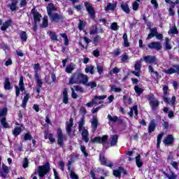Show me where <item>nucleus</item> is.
Here are the masks:
<instances>
[{"label": "nucleus", "instance_id": "obj_51", "mask_svg": "<svg viewBox=\"0 0 179 179\" xmlns=\"http://www.w3.org/2000/svg\"><path fill=\"white\" fill-rule=\"evenodd\" d=\"M110 29L112 30H113L114 31H117V30H118V29H119V27H118V24H117V22L112 23L110 25Z\"/></svg>", "mask_w": 179, "mask_h": 179}, {"label": "nucleus", "instance_id": "obj_8", "mask_svg": "<svg viewBox=\"0 0 179 179\" xmlns=\"http://www.w3.org/2000/svg\"><path fill=\"white\" fill-rule=\"evenodd\" d=\"M148 48L150 50H157V51H159L162 48H163V46H162V43L158 41L152 42L148 45Z\"/></svg>", "mask_w": 179, "mask_h": 179}, {"label": "nucleus", "instance_id": "obj_64", "mask_svg": "<svg viewBox=\"0 0 179 179\" xmlns=\"http://www.w3.org/2000/svg\"><path fill=\"white\" fill-rule=\"evenodd\" d=\"M49 36L52 38V40H54V41L57 40V35L55 34V33L50 32Z\"/></svg>", "mask_w": 179, "mask_h": 179}, {"label": "nucleus", "instance_id": "obj_23", "mask_svg": "<svg viewBox=\"0 0 179 179\" xmlns=\"http://www.w3.org/2000/svg\"><path fill=\"white\" fill-rule=\"evenodd\" d=\"M24 129V127L23 125H21L20 127H15L14 130H13V134L14 136H17L18 135L20 134V132Z\"/></svg>", "mask_w": 179, "mask_h": 179}, {"label": "nucleus", "instance_id": "obj_47", "mask_svg": "<svg viewBox=\"0 0 179 179\" xmlns=\"http://www.w3.org/2000/svg\"><path fill=\"white\" fill-rule=\"evenodd\" d=\"M48 26V17L45 16L43 19L42 27H47Z\"/></svg>", "mask_w": 179, "mask_h": 179}, {"label": "nucleus", "instance_id": "obj_60", "mask_svg": "<svg viewBox=\"0 0 179 179\" xmlns=\"http://www.w3.org/2000/svg\"><path fill=\"white\" fill-rule=\"evenodd\" d=\"M139 8V3L137 1H134L132 4L133 10H138Z\"/></svg>", "mask_w": 179, "mask_h": 179}, {"label": "nucleus", "instance_id": "obj_28", "mask_svg": "<svg viewBox=\"0 0 179 179\" xmlns=\"http://www.w3.org/2000/svg\"><path fill=\"white\" fill-rule=\"evenodd\" d=\"M122 171H124V169L122 167H119L118 169L113 171V176L120 178L121 177V173H122Z\"/></svg>", "mask_w": 179, "mask_h": 179}, {"label": "nucleus", "instance_id": "obj_17", "mask_svg": "<svg viewBox=\"0 0 179 179\" xmlns=\"http://www.w3.org/2000/svg\"><path fill=\"white\" fill-rule=\"evenodd\" d=\"M80 132H81L83 141H85V142L87 143V142H89V131H87V129H84L83 130H80Z\"/></svg>", "mask_w": 179, "mask_h": 179}, {"label": "nucleus", "instance_id": "obj_9", "mask_svg": "<svg viewBox=\"0 0 179 179\" xmlns=\"http://www.w3.org/2000/svg\"><path fill=\"white\" fill-rule=\"evenodd\" d=\"M99 160L102 166H106L107 167H111L113 166V163L107 160V158L103 154H100Z\"/></svg>", "mask_w": 179, "mask_h": 179}, {"label": "nucleus", "instance_id": "obj_16", "mask_svg": "<svg viewBox=\"0 0 179 179\" xmlns=\"http://www.w3.org/2000/svg\"><path fill=\"white\" fill-rule=\"evenodd\" d=\"M49 17L51 22H59V20H62V16L58 14V13L51 14L50 15H49Z\"/></svg>", "mask_w": 179, "mask_h": 179}, {"label": "nucleus", "instance_id": "obj_13", "mask_svg": "<svg viewBox=\"0 0 179 179\" xmlns=\"http://www.w3.org/2000/svg\"><path fill=\"white\" fill-rule=\"evenodd\" d=\"M75 83H80V74H74L71 77L69 85H75Z\"/></svg>", "mask_w": 179, "mask_h": 179}, {"label": "nucleus", "instance_id": "obj_11", "mask_svg": "<svg viewBox=\"0 0 179 179\" xmlns=\"http://www.w3.org/2000/svg\"><path fill=\"white\" fill-rule=\"evenodd\" d=\"M84 5L91 17V19H94V8H93V7H92V5H90V3H89L87 1H85L84 3Z\"/></svg>", "mask_w": 179, "mask_h": 179}, {"label": "nucleus", "instance_id": "obj_2", "mask_svg": "<svg viewBox=\"0 0 179 179\" xmlns=\"http://www.w3.org/2000/svg\"><path fill=\"white\" fill-rule=\"evenodd\" d=\"M106 98H107V95L94 96L92 101L90 102L87 103L86 106L87 107L91 108L94 105L97 106V104H101L103 101H99V100H104V99H106Z\"/></svg>", "mask_w": 179, "mask_h": 179}, {"label": "nucleus", "instance_id": "obj_49", "mask_svg": "<svg viewBox=\"0 0 179 179\" xmlns=\"http://www.w3.org/2000/svg\"><path fill=\"white\" fill-rule=\"evenodd\" d=\"M6 114H8V109L6 108L0 110V117H5Z\"/></svg>", "mask_w": 179, "mask_h": 179}, {"label": "nucleus", "instance_id": "obj_18", "mask_svg": "<svg viewBox=\"0 0 179 179\" xmlns=\"http://www.w3.org/2000/svg\"><path fill=\"white\" fill-rule=\"evenodd\" d=\"M117 8V1H115L113 3H108L106 6L105 7L106 12H108V10H114Z\"/></svg>", "mask_w": 179, "mask_h": 179}, {"label": "nucleus", "instance_id": "obj_27", "mask_svg": "<svg viewBox=\"0 0 179 179\" xmlns=\"http://www.w3.org/2000/svg\"><path fill=\"white\" fill-rule=\"evenodd\" d=\"M68 101H69L68 90H66V88H64L63 91V103L64 104H68Z\"/></svg>", "mask_w": 179, "mask_h": 179}, {"label": "nucleus", "instance_id": "obj_46", "mask_svg": "<svg viewBox=\"0 0 179 179\" xmlns=\"http://www.w3.org/2000/svg\"><path fill=\"white\" fill-rule=\"evenodd\" d=\"M163 138V134H160L158 135L157 138V148H160V143H162V139Z\"/></svg>", "mask_w": 179, "mask_h": 179}, {"label": "nucleus", "instance_id": "obj_32", "mask_svg": "<svg viewBox=\"0 0 179 179\" xmlns=\"http://www.w3.org/2000/svg\"><path fill=\"white\" fill-rule=\"evenodd\" d=\"M43 87V80H36V93H40V90Z\"/></svg>", "mask_w": 179, "mask_h": 179}, {"label": "nucleus", "instance_id": "obj_56", "mask_svg": "<svg viewBox=\"0 0 179 179\" xmlns=\"http://www.w3.org/2000/svg\"><path fill=\"white\" fill-rule=\"evenodd\" d=\"M147 99L148 100L149 103L155 100V95L153 94H150L147 96Z\"/></svg>", "mask_w": 179, "mask_h": 179}, {"label": "nucleus", "instance_id": "obj_33", "mask_svg": "<svg viewBox=\"0 0 179 179\" xmlns=\"http://www.w3.org/2000/svg\"><path fill=\"white\" fill-rule=\"evenodd\" d=\"M163 173L165 176V177H166L169 179H177V175H176V173L173 172L171 173L164 172Z\"/></svg>", "mask_w": 179, "mask_h": 179}, {"label": "nucleus", "instance_id": "obj_25", "mask_svg": "<svg viewBox=\"0 0 179 179\" xmlns=\"http://www.w3.org/2000/svg\"><path fill=\"white\" fill-rule=\"evenodd\" d=\"M2 170L3 172L0 173V176L1 177H6V175L9 173V168L6 165L3 164Z\"/></svg>", "mask_w": 179, "mask_h": 179}, {"label": "nucleus", "instance_id": "obj_26", "mask_svg": "<svg viewBox=\"0 0 179 179\" xmlns=\"http://www.w3.org/2000/svg\"><path fill=\"white\" fill-rule=\"evenodd\" d=\"M159 101L156 99L150 102V106L152 110H156V108L159 107Z\"/></svg>", "mask_w": 179, "mask_h": 179}, {"label": "nucleus", "instance_id": "obj_6", "mask_svg": "<svg viewBox=\"0 0 179 179\" xmlns=\"http://www.w3.org/2000/svg\"><path fill=\"white\" fill-rule=\"evenodd\" d=\"M15 96L16 97H19V95L20 94V92H24V83H23V77L20 78L19 81V87L15 85Z\"/></svg>", "mask_w": 179, "mask_h": 179}, {"label": "nucleus", "instance_id": "obj_42", "mask_svg": "<svg viewBox=\"0 0 179 179\" xmlns=\"http://www.w3.org/2000/svg\"><path fill=\"white\" fill-rule=\"evenodd\" d=\"M10 23H11L10 20H7L6 22H5L1 26V30L3 31L6 30V29H8L9 26H10Z\"/></svg>", "mask_w": 179, "mask_h": 179}, {"label": "nucleus", "instance_id": "obj_1", "mask_svg": "<svg viewBox=\"0 0 179 179\" xmlns=\"http://www.w3.org/2000/svg\"><path fill=\"white\" fill-rule=\"evenodd\" d=\"M40 178H43L48 173H50V164L45 163L43 166H39L36 170Z\"/></svg>", "mask_w": 179, "mask_h": 179}, {"label": "nucleus", "instance_id": "obj_37", "mask_svg": "<svg viewBox=\"0 0 179 179\" xmlns=\"http://www.w3.org/2000/svg\"><path fill=\"white\" fill-rule=\"evenodd\" d=\"M83 125H85V119L82 118L78 123V131H83V129H86V128H85Z\"/></svg>", "mask_w": 179, "mask_h": 179}, {"label": "nucleus", "instance_id": "obj_61", "mask_svg": "<svg viewBox=\"0 0 179 179\" xmlns=\"http://www.w3.org/2000/svg\"><path fill=\"white\" fill-rule=\"evenodd\" d=\"M78 29L80 30H83L85 29V22L80 20V22L78 24Z\"/></svg>", "mask_w": 179, "mask_h": 179}, {"label": "nucleus", "instance_id": "obj_50", "mask_svg": "<svg viewBox=\"0 0 179 179\" xmlns=\"http://www.w3.org/2000/svg\"><path fill=\"white\" fill-rule=\"evenodd\" d=\"M17 3V1L15 0L14 1L12 2L10 6V9L14 12V10H16V5Z\"/></svg>", "mask_w": 179, "mask_h": 179}, {"label": "nucleus", "instance_id": "obj_14", "mask_svg": "<svg viewBox=\"0 0 179 179\" xmlns=\"http://www.w3.org/2000/svg\"><path fill=\"white\" fill-rule=\"evenodd\" d=\"M31 14L34 17V23H37L41 20V14L36 11V9L34 8L31 10Z\"/></svg>", "mask_w": 179, "mask_h": 179}, {"label": "nucleus", "instance_id": "obj_29", "mask_svg": "<svg viewBox=\"0 0 179 179\" xmlns=\"http://www.w3.org/2000/svg\"><path fill=\"white\" fill-rule=\"evenodd\" d=\"M75 64L73 63H71L66 67V72L67 73H72L73 69H75Z\"/></svg>", "mask_w": 179, "mask_h": 179}, {"label": "nucleus", "instance_id": "obj_3", "mask_svg": "<svg viewBox=\"0 0 179 179\" xmlns=\"http://www.w3.org/2000/svg\"><path fill=\"white\" fill-rule=\"evenodd\" d=\"M66 131L67 135L70 136V138H73L75 136V129H73V119L70 118L69 121L66 122Z\"/></svg>", "mask_w": 179, "mask_h": 179}, {"label": "nucleus", "instance_id": "obj_22", "mask_svg": "<svg viewBox=\"0 0 179 179\" xmlns=\"http://www.w3.org/2000/svg\"><path fill=\"white\" fill-rule=\"evenodd\" d=\"M174 142V137L173 135H169L164 140V145H171Z\"/></svg>", "mask_w": 179, "mask_h": 179}, {"label": "nucleus", "instance_id": "obj_40", "mask_svg": "<svg viewBox=\"0 0 179 179\" xmlns=\"http://www.w3.org/2000/svg\"><path fill=\"white\" fill-rule=\"evenodd\" d=\"M155 128H156V124H155V121L152 120L149 124L148 132H153V131H155Z\"/></svg>", "mask_w": 179, "mask_h": 179}, {"label": "nucleus", "instance_id": "obj_57", "mask_svg": "<svg viewBox=\"0 0 179 179\" xmlns=\"http://www.w3.org/2000/svg\"><path fill=\"white\" fill-rule=\"evenodd\" d=\"M73 87H74V90H76V92H80V93H83V92H84L83 88L79 85H76Z\"/></svg>", "mask_w": 179, "mask_h": 179}, {"label": "nucleus", "instance_id": "obj_35", "mask_svg": "<svg viewBox=\"0 0 179 179\" xmlns=\"http://www.w3.org/2000/svg\"><path fill=\"white\" fill-rule=\"evenodd\" d=\"M136 164L138 168H141L142 167V166H143V162L141 159L140 155H138L137 157H136Z\"/></svg>", "mask_w": 179, "mask_h": 179}, {"label": "nucleus", "instance_id": "obj_30", "mask_svg": "<svg viewBox=\"0 0 179 179\" xmlns=\"http://www.w3.org/2000/svg\"><path fill=\"white\" fill-rule=\"evenodd\" d=\"M85 71L86 73H91V75H93L94 73V66L92 65L87 66Z\"/></svg>", "mask_w": 179, "mask_h": 179}, {"label": "nucleus", "instance_id": "obj_24", "mask_svg": "<svg viewBox=\"0 0 179 179\" xmlns=\"http://www.w3.org/2000/svg\"><path fill=\"white\" fill-rule=\"evenodd\" d=\"M120 7L122 8L123 12H125V13H129L131 12L127 3L122 2Z\"/></svg>", "mask_w": 179, "mask_h": 179}, {"label": "nucleus", "instance_id": "obj_20", "mask_svg": "<svg viewBox=\"0 0 179 179\" xmlns=\"http://www.w3.org/2000/svg\"><path fill=\"white\" fill-rule=\"evenodd\" d=\"M92 129L94 131H96L97 129V125H99V120L97 119V117L93 116L92 120L91 121Z\"/></svg>", "mask_w": 179, "mask_h": 179}, {"label": "nucleus", "instance_id": "obj_12", "mask_svg": "<svg viewBox=\"0 0 179 179\" xmlns=\"http://www.w3.org/2000/svg\"><path fill=\"white\" fill-rule=\"evenodd\" d=\"M108 139V136H103L102 138L100 136L95 137L92 141L96 142L97 143H101L103 146L107 143V141Z\"/></svg>", "mask_w": 179, "mask_h": 179}, {"label": "nucleus", "instance_id": "obj_38", "mask_svg": "<svg viewBox=\"0 0 179 179\" xmlns=\"http://www.w3.org/2000/svg\"><path fill=\"white\" fill-rule=\"evenodd\" d=\"M4 89L5 90H10V81H9V78L5 79Z\"/></svg>", "mask_w": 179, "mask_h": 179}, {"label": "nucleus", "instance_id": "obj_44", "mask_svg": "<svg viewBox=\"0 0 179 179\" xmlns=\"http://www.w3.org/2000/svg\"><path fill=\"white\" fill-rule=\"evenodd\" d=\"M148 71L151 75H155V78H157V76H159V73H157V71H153V67H152V66H148Z\"/></svg>", "mask_w": 179, "mask_h": 179}, {"label": "nucleus", "instance_id": "obj_10", "mask_svg": "<svg viewBox=\"0 0 179 179\" xmlns=\"http://www.w3.org/2000/svg\"><path fill=\"white\" fill-rule=\"evenodd\" d=\"M143 61H145V64H157V59L155 56L148 55L143 57Z\"/></svg>", "mask_w": 179, "mask_h": 179}, {"label": "nucleus", "instance_id": "obj_34", "mask_svg": "<svg viewBox=\"0 0 179 179\" xmlns=\"http://www.w3.org/2000/svg\"><path fill=\"white\" fill-rule=\"evenodd\" d=\"M122 38L124 47H129L130 44L129 42H128V35L127 34V33H124L123 34Z\"/></svg>", "mask_w": 179, "mask_h": 179}, {"label": "nucleus", "instance_id": "obj_36", "mask_svg": "<svg viewBox=\"0 0 179 179\" xmlns=\"http://www.w3.org/2000/svg\"><path fill=\"white\" fill-rule=\"evenodd\" d=\"M29 99H30V94H26L22 103V107H23V108L26 107V104H27V101H29Z\"/></svg>", "mask_w": 179, "mask_h": 179}, {"label": "nucleus", "instance_id": "obj_7", "mask_svg": "<svg viewBox=\"0 0 179 179\" xmlns=\"http://www.w3.org/2000/svg\"><path fill=\"white\" fill-rule=\"evenodd\" d=\"M164 73L166 75H173V73H179V65L175 64L173 67H171L166 70L164 71Z\"/></svg>", "mask_w": 179, "mask_h": 179}, {"label": "nucleus", "instance_id": "obj_4", "mask_svg": "<svg viewBox=\"0 0 179 179\" xmlns=\"http://www.w3.org/2000/svg\"><path fill=\"white\" fill-rule=\"evenodd\" d=\"M66 141V137L64 134H62V130L61 129H57V143L59 145L60 148L64 146V141Z\"/></svg>", "mask_w": 179, "mask_h": 179}, {"label": "nucleus", "instance_id": "obj_52", "mask_svg": "<svg viewBox=\"0 0 179 179\" xmlns=\"http://www.w3.org/2000/svg\"><path fill=\"white\" fill-rule=\"evenodd\" d=\"M108 118L112 122H116V121H118V117H117V116L113 117V116H111V115H108Z\"/></svg>", "mask_w": 179, "mask_h": 179}, {"label": "nucleus", "instance_id": "obj_31", "mask_svg": "<svg viewBox=\"0 0 179 179\" xmlns=\"http://www.w3.org/2000/svg\"><path fill=\"white\" fill-rule=\"evenodd\" d=\"M118 142V136L113 135L111 136L110 146H115Z\"/></svg>", "mask_w": 179, "mask_h": 179}, {"label": "nucleus", "instance_id": "obj_53", "mask_svg": "<svg viewBox=\"0 0 179 179\" xmlns=\"http://www.w3.org/2000/svg\"><path fill=\"white\" fill-rule=\"evenodd\" d=\"M169 34H178V30L177 29V27H173L172 29H171L169 31Z\"/></svg>", "mask_w": 179, "mask_h": 179}, {"label": "nucleus", "instance_id": "obj_48", "mask_svg": "<svg viewBox=\"0 0 179 179\" xmlns=\"http://www.w3.org/2000/svg\"><path fill=\"white\" fill-rule=\"evenodd\" d=\"M85 86H88L89 87H91V89H94L97 86V84L94 81H91L90 83H87Z\"/></svg>", "mask_w": 179, "mask_h": 179}, {"label": "nucleus", "instance_id": "obj_54", "mask_svg": "<svg viewBox=\"0 0 179 179\" xmlns=\"http://www.w3.org/2000/svg\"><path fill=\"white\" fill-rule=\"evenodd\" d=\"M71 178L72 179H78V175L75 173V171H73V169H71L69 171Z\"/></svg>", "mask_w": 179, "mask_h": 179}, {"label": "nucleus", "instance_id": "obj_5", "mask_svg": "<svg viewBox=\"0 0 179 179\" xmlns=\"http://www.w3.org/2000/svg\"><path fill=\"white\" fill-rule=\"evenodd\" d=\"M142 61H143V59H141V60H137L134 65L135 71H131V73H132L133 75H135V76H138V77L141 76V74L139 73V72H141V66H142Z\"/></svg>", "mask_w": 179, "mask_h": 179}, {"label": "nucleus", "instance_id": "obj_43", "mask_svg": "<svg viewBox=\"0 0 179 179\" xmlns=\"http://www.w3.org/2000/svg\"><path fill=\"white\" fill-rule=\"evenodd\" d=\"M134 90H135L136 94H138V96H141V94H142V93H143V89L141 88L138 85H136L134 87Z\"/></svg>", "mask_w": 179, "mask_h": 179}, {"label": "nucleus", "instance_id": "obj_63", "mask_svg": "<svg viewBox=\"0 0 179 179\" xmlns=\"http://www.w3.org/2000/svg\"><path fill=\"white\" fill-rule=\"evenodd\" d=\"M48 139L51 143H54V142H55V138H54L52 134H48Z\"/></svg>", "mask_w": 179, "mask_h": 179}, {"label": "nucleus", "instance_id": "obj_62", "mask_svg": "<svg viewBox=\"0 0 179 179\" xmlns=\"http://www.w3.org/2000/svg\"><path fill=\"white\" fill-rule=\"evenodd\" d=\"M129 59V56L127 55H122L121 61L122 62H126V61H128Z\"/></svg>", "mask_w": 179, "mask_h": 179}, {"label": "nucleus", "instance_id": "obj_55", "mask_svg": "<svg viewBox=\"0 0 179 179\" xmlns=\"http://www.w3.org/2000/svg\"><path fill=\"white\" fill-rule=\"evenodd\" d=\"M22 167L24 169H27V167H29V159L27 158H24L22 162Z\"/></svg>", "mask_w": 179, "mask_h": 179}, {"label": "nucleus", "instance_id": "obj_58", "mask_svg": "<svg viewBox=\"0 0 179 179\" xmlns=\"http://www.w3.org/2000/svg\"><path fill=\"white\" fill-rule=\"evenodd\" d=\"M151 3L153 5L154 9H157L159 8V3H157V0H151Z\"/></svg>", "mask_w": 179, "mask_h": 179}, {"label": "nucleus", "instance_id": "obj_41", "mask_svg": "<svg viewBox=\"0 0 179 179\" xmlns=\"http://www.w3.org/2000/svg\"><path fill=\"white\" fill-rule=\"evenodd\" d=\"M164 45H165L166 50H171L172 47H171V44L170 43V39L169 38H165Z\"/></svg>", "mask_w": 179, "mask_h": 179}, {"label": "nucleus", "instance_id": "obj_45", "mask_svg": "<svg viewBox=\"0 0 179 179\" xmlns=\"http://www.w3.org/2000/svg\"><path fill=\"white\" fill-rule=\"evenodd\" d=\"M20 38L22 41H24V43H26V41H27V34H26L25 31H22Z\"/></svg>", "mask_w": 179, "mask_h": 179}, {"label": "nucleus", "instance_id": "obj_59", "mask_svg": "<svg viewBox=\"0 0 179 179\" xmlns=\"http://www.w3.org/2000/svg\"><path fill=\"white\" fill-rule=\"evenodd\" d=\"M34 72H38L41 69V66H40V64H36L34 65Z\"/></svg>", "mask_w": 179, "mask_h": 179}, {"label": "nucleus", "instance_id": "obj_39", "mask_svg": "<svg viewBox=\"0 0 179 179\" xmlns=\"http://www.w3.org/2000/svg\"><path fill=\"white\" fill-rule=\"evenodd\" d=\"M0 122H1L2 127H3V128H9V124H8V122H6V117H3L0 120Z\"/></svg>", "mask_w": 179, "mask_h": 179}, {"label": "nucleus", "instance_id": "obj_21", "mask_svg": "<svg viewBox=\"0 0 179 179\" xmlns=\"http://www.w3.org/2000/svg\"><path fill=\"white\" fill-rule=\"evenodd\" d=\"M89 82V77L84 74H80V83H83V85H87Z\"/></svg>", "mask_w": 179, "mask_h": 179}, {"label": "nucleus", "instance_id": "obj_19", "mask_svg": "<svg viewBox=\"0 0 179 179\" xmlns=\"http://www.w3.org/2000/svg\"><path fill=\"white\" fill-rule=\"evenodd\" d=\"M134 113L135 115H138V106L134 105L132 108H130V111L128 113V115L132 118L134 117Z\"/></svg>", "mask_w": 179, "mask_h": 179}, {"label": "nucleus", "instance_id": "obj_15", "mask_svg": "<svg viewBox=\"0 0 179 179\" xmlns=\"http://www.w3.org/2000/svg\"><path fill=\"white\" fill-rule=\"evenodd\" d=\"M58 10V8L54 6V3H50L47 6V13L48 16L52 15V12H57Z\"/></svg>", "mask_w": 179, "mask_h": 179}]
</instances>
